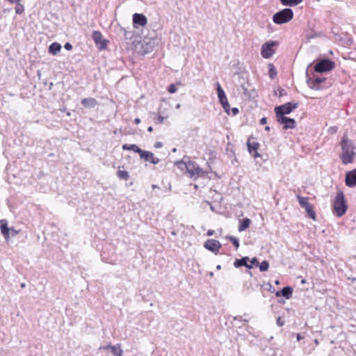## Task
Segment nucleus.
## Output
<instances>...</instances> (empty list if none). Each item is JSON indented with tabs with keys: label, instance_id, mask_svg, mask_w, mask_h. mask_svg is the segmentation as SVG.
<instances>
[{
	"label": "nucleus",
	"instance_id": "obj_1",
	"mask_svg": "<svg viewBox=\"0 0 356 356\" xmlns=\"http://www.w3.org/2000/svg\"><path fill=\"white\" fill-rule=\"evenodd\" d=\"M342 152L339 156L341 162L344 165L352 163L355 156V145L351 140L346 136H343L341 141Z\"/></svg>",
	"mask_w": 356,
	"mask_h": 356
},
{
	"label": "nucleus",
	"instance_id": "obj_2",
	"mask_svg": "<svg viewBox=\"0 0 356 356\" xmlns=\"http://www.w3.org/2000/svg\"><path fill=\"white\" fill-rule=\"evenodd\" d=\"M333 211L338 217H341L348 209L345 196L342 191L339 190L333 202Z\"/></svg>",
	"mask_w": 356,
	"mask_h": 356
},
{
	"label": "nucleus",
	"instance_id": "obj_3",
	"mask_svg": "<svg viewBox=\"0 0 356 356\" xmlns=\"http://www.w3.org/2000/svg\"><path fill=\"white\" fill-rule=\"evenodd\" d=\"M186 156L184 157L183 160L179 161L177 163V165H184L186 168L187 172L188 173L191 178L197 179L203 173V170L200 166L195 162L190 161L187 158V161L185 160Z\"/></svg>",
	"mask_w": 356,
	"mask_h": 356
},
{
	"label": "nucleus",
	"instance_id": "obj_4",
	"mask_svg": "<svg viewBox=\"0 0 356 356\" xmlns=\"http://www.w3.org/2000/svg\"><path fill=\"white\" fill-rule=\"evenodd\" d=\"M293 17V10L291 8H284L274 14L273 20L277 24H282L287 23Z\"/></svg>",
	"mask_w": 356,
	"mask_h": 356
},
{
	"label": "nucleus",
	"instance_id": "obj_5",
	"mask_svg": "<svg viewBox=\"0 0 356 356\" xmlns=\"http://www.w3.org/2000/svg\"><path fill=\"white\" fill-rule=\"evenodd\" d=\"M334 67V61L328 58H323L316 63L314 70L316 72L323 73L332 70Z\"/></svg>",
	"mask_w": 356,
	"mask_h": 356
},
{
	"label": "nucleus",
	"instance_id": "obj_6",
	"mask_svg": "<svg viewBox=\"0 0 356 356\" xmlns=\"http://www.w3.org/2000/svg\"><path fill=\"white\" fill-rule=\"evenodd\" d=\"M298 106V103L292 102H287L282 105L277 106L275 108L276 116H284V115L289 114L293 110L297 108Z\"/></svg>",
	"mask_w": 356,
	"mask_h": 356
},
{
	"label": "nucleus",
	"instance_id": "obj_7",
	"mask_svg": "<svg viewBox=\"0 0 356 356\" xmlns=\"http://www.w3.org/2000/svg\"><path fill=\"white\" fill-rule=\"evenodd\" d=\"M278 45V42L277 41H268L266 42L261 48V54L264 58H270L275 54V50L273 47H277Z\"/></svg>",
	"mask_w": 356,
	"mask_h": 356
},
{
	"label": "nucleus",
	"instance_id": "obj_8",
	"mask_svg": "<svg viewBox=\"0 0 356 356\" xmlns=\"http://www.w3.org/2000/svg\"><path fill=\"white\" fill-rule=\"evenodd\" d=\"M216 86L219 102L221 104L225 111L227 114H229L230 105L227 100L225 92L218 82L216 83Z\"/></svg>",
	"mask_w": 356,
	"mask_h": 356
},
{
	"label": "nucleus",
	"instance_id": "obj_9",
	"mask_svg": "<svg viewBox=\"0 0 356 356\" xmlns=\"http://www.w3.org/2000/svg\"><path fill=\"white\" fill-rule=\"evenodd\" d=\"M92 39L95 41L99 49H104L107 46V41L102 38V34L99 31H94L92 32Z\"/></svg>",
	"mask_w": 356,
	"mask_h": 356
},
{
	"label": "nucleus",
	"instance_id": "obj_10",
	"mask_svg": "<svg viewBox=\"0 0 356 356\" xmlns=\"http://www.w3.org/2000/svg\"><path fill=\"white\" fill-rule=\"evenodd\" d=\"M277 118V122L284 124V129H293L296 125V120L293 118H288L286 116H276Z\"/></svg>",
	"mask_w": 356,
	"mask_h": 356
},
{
	"label": "nucleus",
	"instance_id": "obj_11",
	"mask_svg": "<svg viewBox=\"0 0 356 356\" xmlns=\"http://www.w3.org/2000/svg\"><path fill=\"white\" fill-rule=\"evenodd\" d=\"M140 157L144 159L145 161H149L152 164H158L160 159L154 156V154L151 152L145 151L141 149L139 152Z\"/></svg>",
	"mask_w": 356,
	"mask_h": 356
},
{
	"label": "nucleus",
	"instance_id": "obj_12",
	"mask_svg": "<svg viewBox=\"0 0 356 356\" xmlns=\"http://www.w3.org/2000/svg\"><path fill=\"white\" fill-rule=\"evenodd\" d=\"M345 182L346 185L350 188L356 186V169L346 173Z\"/></svg>",
	"mask_w": 356,
	"mask_h": 356
},
{
	"label": "nucleus",
	"instance_id": "obj_13",
	"mask_svg": "<svg viewBox=\"0 0 356 356\" xmlns=\"http://www.w3.org/2000/svg\"><path fill=\"white\" fill-rule=\"evenodd\" d=\"M99 349L108 350L109 353L108 355L111 353L114 356H122L123 353V350L121 349L120 344H117L115 346L107 345L101 346Z\"/></svg>",
	"mask_w": 356,
	"mask_h": 356
},
{
	"label": "nucleus",
	"instance_id": "obj_14",
	"mask_svg": "<svg viewBox=\"0 0 356 356\" xmlns=\"http://www.w3.org/2000/svg\"><path fill=\"white\" fill-rule=\"evenodd\" d=\"M204 248L213 252L216 253L218 252L221 247L220 242L215 239H208L204 245Z\"/></svg>",
	"mask_w": 356,
	"mask_h": 356
},
{
	"label": "nucleus",
	"instance_id": "obj_15",
	"mask_svg": "<svg viewBox=\"0 0 356 356\" xmlns=\"http://www.w3.org/2000/svg\"><path fill=\"white\" fill-rule=\"evenodd\" d=\"M133 23L134 25L144 26L147 24V19L143 14L135 13L133 15Z\"/></svg>",
	"mask_w": 356,
	"mask_h": 356
},
{
	"label": "nucleus",
	"instance_id": "obj_16",
	"mask_svg": "<svg viewBox=\"0 0 356 356\" xmlns=\"http://www.w3.org/2000/svg\"><path fill=\"white\" fill-rule=\"evenodd\" d=\"M1 232L3 234L6 241L10 238V228L8 226V221L6 219L0 220Z\"/></svg>",
	"mask_w": 356,
	"mask_h": 356
},
{
	"label": "nucleus",
	"instance_id": "obj_17",
	"mask_svg": "<svg viewBox=\"0 0 356 356\" xmlns=\"http://www.w3.org/2000/svg\"><path fill=\"white\" fill-rule=\"evenodd\" d=\"M250 260L248 257H243L241 259H236L234 262V266L235 268H240L241 266H245L248 269H252L253 267L251 264H248V261Z\"/></svg>",
	"mask_w": 356,
	"mask_h": 356
},
{
	"label": "nucleus",
	"instance_id": "obj_18",
	"mask_svg": "<svg viewBox=\"0 0 356 356\" xmlns=\"http://www.w3.org/2000/svg\"><path fill=\"white\" fill-rule=\"evenodd\" d=\"M293 288L291 286H284L280 291L276 292V296L279 297L282 296L286 299H289L292 297Z\"/></svg>",
	"mask_w": 356,
	"mask_h": 356
},
{
	"label": "nucleus",
	"instance_id": "obj_19",
	"mask_svg": "<svg viewBox=\"0 0 356 356\" xmlns=\"http://www.w3.org/2000/svg\"><path fill=\"white\" fill-rule=\"evenodd\" d=\"M247 145H248V151L250 154L252 152H254V153L253 154V156L254 158H257V157L260 156V154L257 152V150L258 149V148L259 147V143L255 142V141L251 142L250 140L249 139L248 140Z\"/></svg>",
	"mask_w": 356,
	"mask_h": 356
},
{
	"label": "nucleus",
	"instance_id": "obj_20",
	"mask_svg": "<svg viewBox=\"0 0 356 356\" xmlns=\"http://www.w3.org/2000/svg\"><path fill=\"white\" fill-rule=\"evenodd\" d=\"M81 104L86 108H94L97 104V101L92 97L84 98L81 100Z\"/></svg>",
	"mask_w": 356,
	"mask_h": 356
},
{
	"label": "nucleus",
	"instance_id": "obj_21",
	"mask_svg": "<svg viewBox=\"0 0 356 356\" xmlns=\"http://www.w3.org/2000/svg\"><path fill=\"white\" fill-rule=\"evenodd\" d=\"M238 82L241 84V87L243 90V92L245 95L250 96L249 90H248V86L249 83L245 81V79L243 78L241 76H238Z\"/></svg>",
	"mask_w": 356,
	"mask_h": 356
},
{
	"label": "nucleus",
	"instance_id": "obj_22",
	"mask_svg": "<svg viewBox=\"0 0 356 356\" xmlns=\"http://www.w3.org/2000/svg\"><path fill=\"white\" fill-rule=\"evenodd\" d=\"M326 80L325 78L317 77L314 79L311 83L308 81V83L310 85V88L313 90H319L318 85L322 83Z\"/></svg>",
	"mask_w": 356,
	"mask_h": 356
},
{
	"label": "nucleus",
	"instance_id": "obj_23",
	"mask_svg": "<svg viewBox=\"0 0 356 356\" xmlns=\"http://www.w3.org/2000/svg\"><path fill=\"white\" fill-rule=\"evenodd\" d=\"M61 49L60 44L58 42H53L49 47V52L53 55L57 54Z\"/></svg>",
	"mask_w": 356,
	"mask_h": 356
},
{
	"label": "nucleus",
	"instance_id": "obj_24",
	"mask_svg": "<svg viewBox=\"0 0 356 356\" xmlns=\"http://www.w3.org/2000/svg\"><path fill=\"white\" fill-rule=\"evenodd\" d=\"M250 224V220L248 218H243L240 221L238 229L239 232H243L246 229Z\"/></svg>",
	"mask_w": 356,
	"mask_h": 356
},
{
	"label": "nucleus",
	"instance_id": "obj_25",
	"mask_svg": "<svg viewBox=\"0 0 356 356\" xmlns=\"http://www.w3.org/2000/svg\"><path fill=\"white\" fill-rule=\"evenodd\" d=\"M122 149L124 150H132L138 154H139L140 151L141 150V149L138 145H136L135 144H131V145L124 144L122 145Z\"/></svg>",
	"mask_w": 356,
	"mask_h": 356
},
{
	"label": "nucleus",
	"instance_id": "obj_26",
	"mask_svg": "<svg viewBox=\"0 0 356 356\" xmlns=\"http://www.w3.org/2000/svg\"><path fill=\"white\" fill-rule=\"evenodd\" d=\"M305 209L307 215L309 216V218H311L313 220L316 219V213L311 204H307V206L305 207Z\"/></svg>",
	"mask_w": 356,
	"mask_h": 356
},
{
	"label": "nucleus",
	"instance_id": "obj_27",
	"mask_svg": "<svg viewBox=\"0 0 356 356\" xmlns=\"http://www.w3.org/2000/svg\"><path fill=\"white\" fill-rule=\"evenodd\" d=\"M302 0H280V2L284 6H295L301 3Z\"/></svg>",
	"mask_w": 356,
	"mask_h": 356
},
{
	"label": "nucleus",
	"instance_id": "obj_28",
	"mask_svg": "<svg viewBox=\"0 0 356 356\" xmlns=\"http://www.w3.org/2000/svg\"><path fill=\"white\" fill-rule=\"evenodd\" d=\"M268 74H269V76L271 79H274L276 76H277V70L275 67V66L273 65V64L272 63H270L268 64Z\"/></svg>",
	"mask_w": 356,
	"mask_h": 356
},
{
	"label": "nucleus",
	"instance_id": "obj_29",
	"mask_svg": "<svg viewBox=\"0 0 356 356\" xmlns=\"http://www.w3.org/2000/svg\"><path fill=\"white\" fill-rule=\"evenodd\" d=\"M169 105L167 102H165L164 104H161V106H159V110H158V113L159 114H162V115H167V111L168 110V108H169Z\"/></svg>",
	"mask_w": 356,
	"mask_h": 356
},
{
	"label": "nucleus",
	"instance_id": "obj_30",
	"mask_svg": "<svg viewBox=\"0 0 356 356\" xmlns=\"http://www.w3.org/2000/svg\"><path fill=\"white\" fill-rule=\"evenodd\" d=\"M117 175L120 179L128 180L129 179V172L126 170H118Z\"/></svg>",
	"mask_w": 356,
	"mask_h": 356
},
{
	"label": "nucleus",
	"instance_id": "obj_31",
	"mask_svg": "<svg viewBox=\"0 0 356 356\" xmlns=\"http://www.w3.org/2000/svg\"><path fill=\"white\" fill-rule=\"evenodd\" d=\"M13 3H16L15 13L17 14H22L24 12V6L20 3V0H18L16 2H13Z\"/></svg>",
	"mask_w": 356,
	"mask_h": 356
},
{
	"label": "nucleus",
	"instance_id": "obj_32",
	"mask_svg": "<svg viewBox=\"0 0 356 356\" xmlns=\"http://www.w3.org/2000/svg\"><path fill=\"white\" fill-rule=\"evenodd\" d=\"M298 202L300 204V205L302 207V208H305L307 204H310L309 202H308V198L307 197H301V196H298Z\"/></svg>",
	"mask_w": 356,
	"mask_h": 356
},
{
	"label": "nucleus",
	"instance_id": "obj_33",
	"mask_svg": "<svg viewBox=\"0 0 356 356\" xmlns=\"http://www.w3.org/2000/svg\"><path fill=\"white\" fill-rule=\"evenodd\" d=\"M258 266L261 272H265L268 270L269 268V264L267 261H264L261 264L259 263Z\"/></svg>",
	"mask_w": 356,
	"mask_h": 356
},
{
	"label": "nucleus",
	"instance_id": "obj_34",
	"mask_svg": "<svg viewBox=\"0 0 356 356\" xmlns=\"http://www.w3.org/2000/svg\"><path fill=\"white\" fill-rule=\"evenodd\" d=\"M227 238H228L232 243L236 250H237L239 248V242L236 237L233 236H227Z\"/></svg>",
	"mask_w": 356,
	"mask_h": 356
},
{
	"label": "nucleus",
	"instance_id": "obj_35",
	"mask_svg": "<svg viewBox=\"0 0 356 356\" xmlns=\"http://www.w3.org/2000/svg\"><path fill=\"white\" fill-rule=\"evenodd\" d=\"M275 95L282 97L286 95L287 92L284 89L280 88L277 90H275Z\"/></svg>",
	"mask_w": 356,
	"mask_h": 356
},
{
	"label": "nucleus",
	"instance_id": "obj_36",
	"mask_svg": "<svg viewBox=\"0 0 356 356\" xmlns=\"http://www.w3.org/2000/svg\"><path fill=\"white\" fill-rule=\"evenodd\" d=\"M122 31H123V34L126 39H130L132 37V33L130 31H127L124 29H122Z\"/></svg>",
	"mask_w": 356,
	"mask_h": 356
},
{
	"label": "nucleus",
	"instance_id": "obj_37",
	"mask_svg": "<svg viewBox=\"0 0 356 356\" xmlns=\"http://www.w3.org/2000/svg\"><path fill=\"white\" fill-rule=\"evenodd\" d=\"M168 91L171 94L175 93L177 91V88H176L175 85L170 84L168 86Z\"/></svg>",
	"mask_w": 356,
	"mask_h": 356
},
{
	"label": "nucleus",
	"instance_id": "obj_38",
	"mask_svg": "<svg viewBox=\"0 0 356 356\" xmlns=\"http://www.w3.org/2000/svg\"><path fill=\"white\" fill-rule=\"evenodd\" d=\"M19 231L15 229L13 227L10 228V236L14 237L19 234Z\"/></svg>",
	"mask_w": 356,
	"mask_h": 356
},
{
	"label": "nucleus",
	"instance_id": "obj_39",
	"mask_svg": "<svg viewBox=\"0 0 356 356\" xmlns=\"http://www.w3.org/2000/svg\"><path fill=\"white\" fill-rule=\"evenodd\" d=\"M168 118V115L164 116V115L159 114L158 119H159V121L160 123H163L164 120L167 119Z\"/></svg>",
	"mask_w": 356,
	"mask_h": 356
},
{
	"label": "nucleus",
	"instance_id": "obj_40",
	"mask_svg": "<svg viewBox=\"0 0 356 356\" xmlns=\"http://www.w3.org/2000/svg\"><path fill=\"white\" fill-rule=\"evenodd\" d=\"M250 263H251V265H255V266H258L259 265V261L258 259H257V257H253L250 260Z\"/></svg>",
	"mask_w": 356,
	"mask_h": 356
},
{
	"label": "nucleus",
	"instance_id": "obj_41",
	"mask_svg": "<svg viewBox=\"0 0 356 356\" xmlns=\"http://www.w3.org/2000/svg\"><path fill=\"white\" fill-rule=\"evenodd\" d=\"M64 48L67 51H70L72 49V45L70 42H67L65 44Z\"/></svg>",
	"mask_w": 356,
	"mask_h": 356
},
{
	"label": "nucleus",
	"instance_id": "obj_42",
	"mask_svg": "<svg viewBox=\"0 0 356 356\" xmlns=\"http://www.w3.org/2000/svg\"><path fill=\"white\" fill-rule=\"evenodd\" d=\"M238 112L239 111L238 108L234 107L232 108V113L233 115H236V114L238 113Z\"/></svg>",
	"mask_w": 356,
	"mask_h": 356
},
{
	"label": "nucleus",
	"instance_id": "obj_43",
	"mask_svg": "<svg viewBox=\"0 0 356 356\" xmlns=\"http://www.w3.org/2000/svg\"><path fill=\"white\" fill-rule=\"evenodd\" d=\"M163 146V144L161 142H156L154 143V147L156 148H161Z\"/></svg>",
	"mask_w": 356,
	"mask_h": 356
},
{
	"label": "nucleus",
	"instance_id": "obj_44",
	"mask_svg": "<svg viewBox=\"0 0 356 356\" xmlns=\"http://www.w3.org/2000/svg\"><path fill=\"white\" fill-rule=\"evenodd\" d=\"M267 123V118H262L261 120H260V124H265Z\"/></svg>",
	"mask_w": 356,
	"mask_h": 356
},
{
	"label": "nucleus",
	"instance_id": "obj_45",
	"mask_svg": "<svg viewBox=\"0 0 356 356\" xmlns=\"http://www.w3.org/2000/svg\"><path fill=\"white\" fill-rule=\"evenodd\" d=\"M277 323L280 326L283 325V321H281V318L280 317L277 319Z\"/></svg>",
	"mask_w": 356,
	"mask_h": 356
},
{
	"label": "nucleus",
	"instance_id": "obj_46",
	"mask_svg": "<svg viewBox=\"0 0 356 356\" xmlns=\"http://www.w3.org/2000/svg\"><path fill=\"white\" fill-rule=\"evenodd\" d=\"M296 338H297V340H298V341H300V340L301 339H302L303 337L301 336V334H300L298 333V334H296Z\"/></svg>",
	"mask_w": 356,
	"mask_h": 356
},
{
	"label": "nucleus",
	"instance_id": "obj_47",
	"mask_svg": "<svg viewBox=\"0 0 356 356\" xmlns=\"http://www.w3.org/2000/svg\"><path fill=\"white\" fill-rule=\"evenodd\" d=\"M213 233H214V231H213V230H209V231L207 232V235H208V236H212V235L213 234Z\"/></svg>",
	"mask_w": 356,
	"mask_h": 356
},
{
	"label": "nucleus",
	"instance_id": "obj_48",
	"mask_svg": "<svg viewBox=\"0 0 356 356\" xmlns=\"http://www.w3.org/2000/svg\"><path fill=\"white\" fill-rule=\"evenodd\" d=\"M134 122L136 124H138L139 123H140V119L139 118H136L134 120Z\"/></svg>",
	"mask_w": 356,
	"mask_h": 356
},
{
	"label": "nucleus",
	"instance_id": "obj_49",
	"mask_svg": "<svg viewBox=\"0 0 356 356\" xmlns=\"http://www.w3.org/2000/svg\"><path fill=\"white\" fill-rule=\"evenodd\" d=\"M147 131H148L149 132H152V131H153V128H152V127H151V126H150V127H149L147 128Z\"/></svg>",
	"mask_w": 356,
	"mask_h": 356
},
{
	"label": "nucleus",
	"instance_id": "obj_50",
	"mask_svg": "<svg viewBox=\"0 0 356 356\" xmlns=\"http://www.w3.org/2000/svg\"><path fill=\"white\" fill-rule=\"evenodd\" d=\"M20 286H21L22 288H25V287H26V284H25V283H22V284H21V285H20Z\"/></svg>",
	"mask_w": 356,
	"mask_h": 356
},
{
	"label": "nucleus",
	"instance_id": "obj_51",
	"mask_svg": "<svg viewBox=\"0 0 356 356\" xmlns=\"http://www.w3.org/2000/svg\"><path fill=\"white\" fill-rule=\"evenodd\" d=\"M180 107H181V104H177L176 105V106H175V108H176L177 109L179 108Z\"/></svg>",
	"mask_w": 356,
	"mask_h": 356
},
{
	"label": "nucleus",
	"instance_id": "obj_52",
	"mask_svg": "<svg viewBox=\"0 0 356 356\" xmlns=\"http://www.w3.org/2000/svg\"><path fill=\"white\" fill-rule=\"evenodd\" d=\"M314 343H315L316 345H318V343H319L318 340V339H315V340H314Z\"/></svg>",
	"mask_w": 356,
	"mask_h": 356
},
{
	"label": "nucleus",
	"instance_id": "obj_53",
	"mask_svg": "<svg viewBox=\"0 0 356 356\" xmlns=\"http://www.w3.org/2000/svg\"><path fill=\"white\" fill-rule=\"evenodd\" d=\"M216 269H217V270H220V269H221V266H220V265H218V266H216Z\"/></svg>",
	"mask_w": 356,
	"mask_h": 356
},
{
	"label": "nucleus",
	"instance_id": "obj_54",
	"mask_svg": "<svg viewBox=\"0 0 356 356\" xmlns=\"http://www.w3.org/2000/svg\"><path fill=\"white\" fill-rule=\"evenodd\" d=\"M8 1H10V3H13V2L17 1L18 0H8Z\"/></svg>",
	"mask_w": 356,
	"mask_h": 356
},
{
	"label": "nucleus",
	"instance_id": "obj_55",
	"mask_svg": "<svg viewBox=\"0 0 356 356\" xmlns=\"http://www.w3.org/2000/svg\"><path fill=\"white\" fill-rule=\"evenodd\" d=\"M265 130H266V131H269V130H270V127H269L268 126H266V127H265Z\"/></svg>",
	"mask_w": 356,
	"mask_h": 356
},
{
	"label": "nucleus",
	"instance_id": "obj_56",
	"mask_svg": "<svg viewBox=\"0 0 356 356\" xmlns=\"http://www.w3.org/2000/svg\"><path fill=\"white\" fill-rule=\"evenodd\" d=\"M306 282L305 280H302L301 283L305 284Z\"/></svg>",
	"mask_w": 356,
	"mask_h": 356
},
{
	"label": "nucleus",
	"instance_id": "obj_57",
	"mask_svg": "<svg viewBox=\"0 0 356 356\" xmlns=\"http://www.w3.org/2000/svg\"><path fill=\"white\" fill-rule=\"evenodd\" d=\"M152 188H158V186L156 185H152Z\"/></svg>",
	"mask_w": 356,
	"mask_h": 356
},
{
	"label": "nucleus",
	"instance_id": "obj_58",
	"mask_svg": "<svg viewBox=\"0 0 356 356\" xmlns=\"http://www.w3.org/2000/svg\"><path fill=\"white\" fill-rule=\"evenodd\" d=\"M171 234H172V235H174V236H175V235H176V233H175V232H172V233H171Z\"/></svg>",
	"mask_w": 356,
	"mask_h": 356
},
{
	"label": "nucleus",
	"instance_id": "obj_59",
	"mask_svg": "<svg viewBox=\"0 0 356 356\" xmlns=\"http://www.w3.org/2000/svg\"><path fill=\"white\" fill-rule=\"evenodd\" d=\"M176 151H177V149H176V148H174V149H172V152H175Z\"/></svg>",
	"mask_w": 356,
	"mask_h": 356
},
{
	"label": "nucleus",
	"instance_id": "obj_60",
	"mask_svg": "<svg viewBox=\"0 0 356 356\" xmlns=\"http://www.w3.org/2000/svg\"><path fill=\"white\" fill-rule=\"evenodd\" d=\"M209 275H210V276H213V273L212 272H211Z\"/></svg>",
	"mask_w": 356,
	"mask_h": 356
},
{
	"label": "nucleus",
	"instance_id": "obj_61",
	"mask_svg": "<svg viewBox=\"0 0 356 356\" xmlns=\"http://www.w3.org/2000/svg\"><path fill=\"white\" fill-rule=\"evenodd\" d=\"M275 284H279V281H277H277L275 282Z\"/></svg>",
	"mask_w": 356,
	"mask_h": 356
}]
</instances>
